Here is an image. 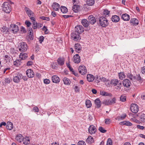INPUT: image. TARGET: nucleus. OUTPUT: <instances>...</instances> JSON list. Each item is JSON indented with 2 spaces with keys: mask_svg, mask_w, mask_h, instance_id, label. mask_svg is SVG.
Masks as SVG:
<instances>
[{
  "mask_svg": "<svg viewBox=\"0 0 145 145\" xmlns=\"http://www.w3.org/2000/svg\"><path fill=\"white\" fill-rule=\"evenodd\" d=\"M111 83L114 86H117L116 87H115V89L119 90L121 89V82L120 80L117 79H113L111 80Z\"/></svg>",
  "mask_w": 145,
  "mask_h": 145,
  "instance_id": "1",
  "label": "nucleus"
},
{
  "mask_svg": "<svg viewBox=\"0 0 145 145\" xmlns=\"http://www.w3.org/2000/svg\"><path fill=\"white\" fill-rule=\"evenodd\" d=\"M99 22L101 26L103 27H105L109 24L107 19L103 16L100 17L99 18Z\"/></svg>",
  "mask_w": 145,
  "mask_h": 145,
  "instance_id": "2",
  "label": "nucleus"
},
{
  "mask_svg": "<svg viewBox=\"0 0 145 145\" xmlns=\"http://www.w3.org/2000/svg\"><path fill=\"white\" fill-rule=\"evenodd\" d=\"M18 48L19 51L20 52H25L27 50V45L25 42H21L19 43Z\"/></svg>",
  "mask_w": 145,
  "mask_h": 145,
  "instance_id": "3",
  "label": "nucleus"
},
{
  "mask_svg": "<svg viewBox=\"0 0 145 145\" xmlns=\"http://www.w3.org/2000/svg\"><path fill=\"white\" fill-rule=\"evenodd\" d=\"M2 7L3 10L6 13H9L11 11L10 4L8 2L4 3Z\"/></svg>",
  "mask_w": 145,
  "mask_h": 145,
  "instance_id": "4",
  "label": "nucleus"
},
{
  "mask_svg": "<svg viewBox=\"0 0 145 145\" xmlns=\"http://www.w3.org/2000/svg\"><path fill=\"white\" fill-rule=\"evenodd\" d=\"M13 80V82L16 83H18L21 80L22 74L17 72L14 74Z\"/></svg>",
  "mask_w": 145,
  "mask_h": 145,
  "instance_id": "5",
  "label": "nucleus"
},
{
  "mask_svg": "<svg viewBox=\"0 0 145 145\" xmlns=\"http://www.w3.org/2000/svg\"><path fill=\"white\" fill-rule=\"evenodd\" d=\"M9 30L14 33H16L19 30L18 26L14 24H11L9 27Z\"/></svg>",
  "mask_w": 145,
  "mask_h": 145,
  "instance_id": "6",
  "label": "nucleus"
},
{
  "mask_svg": "<svg viewBox=\"0 0 145 145\" xmlns=\"http://www.w3.org/2000/svg\"><path fill=\"white\" fill-rule=\"evenodd\" d=\"M71 38L74 41H77L81 39L79 36V34L75 31L71 33Z\"/></svg>",
  "mask_w": 145,
  "mask_h": 145,
  "instance_id": "7",
  "label": "nucleus"
},
{
  "mask_svg": "<svg viewBox=\"0 0 145 145\" xmlns=\"http://www.w3.org/2000/svg\"><path fill=\"white\" fill-rule=\"evenodd\" d=\"M130 109L132 112L136 113L138 111L139 108L137 105L133 104L130 106Z\"/></svg>",
  "mask_w": 145,
  "mask_h": 145,
  "instance_id": "8",
  "label": "nucleus"
},
{
  "mask_svg": "<svg viewBox=\"0 0 145 145\" xmlns=\"http://www.w3.org/2000/svg\"><path fill=\"white\" fill-rule=\"evenodd\" d=\"M79 72L82 75H84L87 72V70L85 66H80L78 69Z\"/></svg>",
  "mask_w": 145,
  "mask_h": 145,
  "instance_id": "9",
  "label": "nucleus"
},
{
  "mask_svg": "<svg viewBox=\"0 0 145 145\" xmlns=\"http://www.w3.org/2000/svg\"><path fill=\"white\" fill-rule=\"evenodd\" d=\"M75 31L79 34L84 31V28L81 25H77L75 27Z\"/></svg>",
  "mask_w": 145,
  "mask_h": 145,
  "instance_id": "10",
  "label": "nucleus"
},
{
  "mask_svg": "<svg viewBox=\"0 0 145 145\" xmlns=\"http://www.w3.org/2000/svg\"><path fill=\"white\" fill-rule=\"evenodd\" d=\"M26 74L27 76L29 78H32L35 75L33 71L31 69H29L27 70Z\"/></svg>",
  "mask_w": 145,
  "mask_h": 145,
  "instance_id": "11",
  "label": "nucleus"
},
{
  "mask_svg": "<svg viewBox=\"0 0 145 145\" xmlns=\"http://www.w3.org/2000/svg\"><path fill=\"white\" fill-rule=\"evenodd\" d=\"M96 130L95 127L93 125H90L88 129L89 132L91 135L95 133Z\"/></svg>",
  "mask_w": 145,
  "mask_h": 145,
  "instance_id": "12",
  "label": "nucleus"
},
{
  "mask_svg": "<svg viewBox=\"0 0 145 145\" xmlns=\"http://www.w3.org/2000/svg\"><path fill=\"white\" fill-rule=\"evenodd\" d=\"M123 84L124 87L129 88L131 86V83L129 79H126L123 81Z\"/></svg>",
  "mask_w": 145,
  "mask_h": 145,
  "instance_id": "13",
  "label": "nucleus"
},
{
  "mask_svg": "<svg viewBox=\"0 0 145 145\" xmlns=\"http://www.w3.org/2000/svg\"><path fill=\"white\" fill-rule=\"evenodd\" d=\"M73 60L74 63H78L80 62V57L78 54H76L73 57Z\"/></svg>",
  "mask_w": 145,
  "mask_h": 145,
  "instance_id": "14",
  "label": "nucleus"
},
{
  "mask_svg": "<svg viewBox=\"0 0 145 145\" xmlns=\"http://www.w3.org/2000/svg\"><path fill=\"white\" fill-rule=\"evenodd\" d=\"M89 23L92 24H94L96 22L95 18L92 15H90L88 17Z\"/></svg>",
  "mask_w": 145,
  "mask_h": 145,
  "instance_id": "15",
  "label": "nucleus"
},
{
  "mask_svg": "<svg viewBox=\"0 0 145 145\" xmlns=\"http://www.w3.org/2000/svg\"><path fill=\"white\" fill-rule=\"evenodd\" d=\"M60 6L59 4L56 2H54L52 5V7L54 10L58 11L59 9Z\"/></svg>",
  "mask_w": 145,
  "mask_h": 145,
  "instance_id": "16",
  "label": "nucleus"
},
{
  "mask_svg": "<svg viewBox=\"0 0 145 145\" xmlns=\"http://www.w3.org/2000/svg\"><path fill=\"white\" fill-rule=\"evenodd\" d=\"M25 10L29 17L31 16H33L34 13L29 8L25 7Z\"/></svg>",
  "mask_w": 145,
  "mask_h": 145,
  "instance_id": "17",
  "label": "nucleus"
},
{
  "mask_svg": "<svg viewBox=\"0 0 145 145\" xmlns=\"http://www.w3.org/2000/svg\"><path fill=\"white\" fill-rule=\"evenodd\" d=\"M121 18L124 21H128L130 19V17L129 14L125 13L122 15Z\"/></svg>",
  "mask_w": 145,
  "mask_h": 145,
  "instance_id": "18",
  "label": "nucleus"
},
{
  "mask_svg": "<svg viewBox=\"0 0 145 145\" xmlns=\"http://www.w3.org/2000/svg\"><path fill=\"white\" fill-rule=\"evenodd\" d=\"M81 22L82 25L85 27H88L89 24V22L86 19L82 20Z\"/></svg>",
  "mask_w": 145,
  "mask_h": 145,
  "instance_id": "19",
  "label": "nucleus"
},
{
  "mask_svg": "<svg viewBox=\"0 0 145 145\" xmlns=\"http://www.w3.org/2000/svg\"><path fill=\"white\" fill-rule=\"evenodd\" d=\"M52 80L53 82L57 83L59 82V77L56 75H54L52 77Z\"/></svg>",
  "mask_w": 145,
  "mask_h": 145,
  "instance_id": "20",
  "label": "nucleus"
},
{
  "mask_svg": "<svg viewBox=\"0 0 145 145\" xmlns=\"http://www.w3.org/2000/svg\"><path fill=\"white\" fill-rule=\"evenodd\" d=\"M23 137L21 134L17 135L15 138L16 140L19 142H21L23 140Z\"/></svg>",
  "mask_w": 145,
  "mask_h": 145,
  "instance_id": "21",
  "label": "nucleus"
},
{
  "mask_svg": "<svg viewBox=\"0 0 145 145\" xmlns=\"http://www.w3.org/2000/svg\"><path fill=\"white\" fill-rule=\"evenodd\" d=\"M130 22L133 24V25H137L138 24V21L135 18H132L130 21Z\"/></svg>",
  "mask_w": 145,
  "mask_h": 145,
  "instance_id": "22",
  "label": "nucleus"
},
{
  "mask_svg": "<svg viewBox=\"0 0 145 145\" xmlns=\"http://www.w3.org/2000/svg\"><path fill=\"white\" fill-rule=\"evenodd\" d=\"M112 20L113 22H117L120 20V18L119 16L117 15H114L112 17Z\"/></svg>",
  "mask_w": 145,
  "mask_h": 145,
  "instance_id": "23",
  "label": "nucleus"
},
{
  "mask_svg": "<svg viewBox=\"0 0 145 145\" xmlns=\"http://www.w3.org/2000/svg\"><path fill=\"white\" fill-rule=\"evenodd\" d=\"M86 142L89 144H91L94 142V140L91 136H89L86 140Z\"/></svg>",
  "mask_w": 145,
  "mask_h": 145,
  "instance_id": "24",
  "label": "nucleus"
},
{
  "mask_svg": "<svg viewBox=\"0 0 145 145\" xmlns=\"http://www.w3.org/2000/svg\"><path fill=\"white\" fill-rule=\"evenodd\" d=\"M140 118L141 121L143 122H145V114L143 113H140L138 114V116Z\"/></svg>",
  "mask_w": 145,
  "mask_h": 145,
  "instance_id": "25",
  "label": "nucleus"
},
{
  "mask_svg": "<svg viewBox=\"0 0 145 145\" xmlns=\"http://www.w3.org/2000/svg\"><path fill=\"white\" fill-rule=\"evenodd\" d=\"M6 127L7 129L11 130L13 128V124L12 123L10 122L7 123L6 125Z\"/></svg>",
  "mask_w": 145,
  "mask_h": 145,
  "instance_id": "26",
  "label": "nucleus"
},
{
  "mask_svg": "<svg viewBox=\"0 0 145 145\" xmlns=\"http://www.w3.org/2000/svg\"><path fill=\"white\" fill-rule=\"evenodd\" d=\"M27 57V54L26 53H21L19 55V57L21 58L22 60L25 59Z\"/></svg>",
  "mask_w": 145,
  "mask_h": 145,
  "instance_id": "27",
  "label": "nucleus"
},
{
  "mask_svg": "<svg viewBox=\"0 0 145 145\" xmlns=\"http://www.w3.org/2000/svg\"><path fill=\"white\" fill-rule=\"evenodd\" d=\"M88 81L89 82H91L94 80V77L93 75L91 74H88L87 76Z\"/></svg>",
  "mask_w": 145,
  "mask_h": 145,
  "instance_id": "28",
  "label": "nucleus"
},
{
  "mask_svg": "<svg viewBox=\"0 0 145 145\" xmlns=\"http://www.w3.org/2000/svg\"><path fill=\"white\" fill-rule=\"evenodd\" d=\"M95 103L97 106V108H99L101 105V102L100 99L99 98L96 99L95 101Z\"/></svg>",
  "mask_w": 145,
  "mask_h": 145,
  "instance_id": "29",
  "label": "nucleus"
},
{
  "mask_svg": "<svg viewBox=\"0 0 145 145\" xmlns=\"http://www.w3.org/2000/svg\"><path fill=\"white\" fill-rule=\"evenodd\" d=\"M58 64L60 65H63L64 63V59L61 57L59 58L57 60Z\"/></svg>",
  "mask_w": 145,
  "mask_h": 145,
  "instance_id": "30",
  "label": "nucleus"
},
{
  "mask_svg": "<svg viewBox=\"0 0 145 145\" xmlns=\"http://www.w3.org/2000/svg\"><path fill=\"white\" fill-rule=\"evenodd\" d=\"M100 94L101 95L105 96H109L111 97L112 96V94L108 93L104 91H100Z\"/></svg>",
  "mask_w": 145,
  "mask_h": 145,
  "instance_id": "31",
  "label": "nucleus"
},
{
  "mask_svg": "<svg viewBox=\"0 0 145 145\" xmlns=\"http://www.w3.org/2000/svg\"><path fill=\"white\" fill-rule=\"evenodd\" d=\"M80 9V7L78 5H76L75 4L72 7V10L75 12H77Z\"/></svg>",
  "mask_w": 145,
  "mask_h": 145,
  "instance_id": "32",
  "label": "nucleus"
},
{
  "mask_svg": "<svg viewBox=\"0 0 145 145\" xmlns=\"http://www.w3.org/2000/svg\"><path fill=\"white\" fill-rule=\"evenodd\" d=\"M64 84L65 85H69L70 84L71 81L66 77H64L63 79Z\"/></svg>",
  "mask_w": 145,
  "mask_h": 145,
  "instance_id": "33",
  "label": "nucleus"
},
{
  "mask_svg": "<svg viewBox=\"0 0 145 145\" xmlns=\"http://www.w3.org/2000/svg\"><path fill=\"white\" fill-rule=\"evenodd\" d=\"M74 48L77 51H80L81 50V47L80 44L78 43H77L76 44L74 45Z\"/></svg>",
  "mask_w": 145,
  "mask_h": 145,
  "instance_id": "34",
  "label": "nucleus"
},
{
  "mask_svg": "<svg viewBox=\"0 0 145 145\" xmlns=\"http://www.w3.org/2000/svg\"><path fill=\"white\" fill-rule=\"evenodd\" d=\"M0 31L3 33H7L8 32V29L6 26H3L1 28Z\"/></svg>",
  "mask_w": 145,
  "mask_h": 145,
  "instance_id": "35",
  "label": "nucleus"
},
{
  "mask_svg": "<svg viewBox=\"0 0 145 145\" xmlns=\"http://www.w3.org/2000/svg\"><path fill=\"white\" fill-rule=\"evenodd\" d=\"M127 77L131 80H135L136 79V77L130 73H128L127 75Z\"/></svg>",
  "mask_w": 145,
  "mask_h": 145,
  "instance_id": "36",
  "label": "nucleus"
},
{
  "mask_svg": "<svg viewBox=\"0 0 145 145\" xmlns=\"http://www.w3.org/2000/svg\"><path fill=\"white\" fill-rule=\"evenodd\" d=\"M60 10L63 13H65L68 12V9L67 7L64 6H61Z\"/></svg>",
  "mask_w": 145,
  "mask_h": 145,
  "instance_id": "37",
  "label": "nucleus"
},
{
  "mask_svg": "<svg viewBox=\"0 0 145 145\" xmlns=\"http://www.w3.org/2000/svg\"><path fill=\"white\" fill-rule=\"evenodd\" d=\"M5 60L6 63H8L10 62V61L11 60V57L9 56L8 55H6L5 56Z\"/></svg>",
  "mask_w": 145,
  "mask_h": 145,
  "instance_id": "38",
  "label": "nucleus"
},
{
  "mask_svg": "<svg viewBox=\"0 0 145 145\" xmlns=\"http://www.w3.org/2000/svg\"><path fill=\"white\" fill-rule=\"evenodd\" d=\"M23 144L25 145L28 144L30 143V140L27 137L25 138H23Z\"/></svg>",
  "mask_w": 145,
  "mask_h": 145,
  "instance_id": "39",
  "label": "nucleus"
},
{
  "mask_svg": "<svg viewBox=\"0 0 145 145\" xmlns=\"http://www.w3.org/2000/svg\"><path fill=\"white\" fill-rule=\"evenodd\" d=\"M118 76L120 79L122 80L125 78V76L123 72H121L118 73Z\"/></svg>",
  "mask_w": 145,
  "mask_h": 145,
  "instance_id": "40",
  "label": "nucleus"
},
{
  "mask_svg": "<svg viewBox=\"0 0 145 145\" xmlns=\"http://www.w3.org/2000/svg\"><path fill=\"white\" fill-rule=\"evenodd\" d=\"M87 4L89 6L93 5L95 3L94 0H87Z\"/></svg>",
  "mask_w": 145,
  "mask_h": 145,
  "instance_id": "41",
  "label": "nucleus"
},
{
  "mask_svg": "<svg viewBox=\"0 0 145 145\" xmlns=\"http://www.w3.org/2000/svg\"><path fill=\"white\" fill-rule=\"evenodd\" d=\"M86 105L87 108H90L91 106V101L89 100H87L86 101Z\"/></svg>",
  "mask_w": 145,
  "mask_h": 145,
  "instance_id": "42",
  "label": "nucleus"
},
{
  "mask_svg": "<svg viewBox=\"0 0 145 145\" xmlns=\"http://www.w3.org/2000/svg\"><path fill=\"white\" fill-rule=\"evenodd\" d=\"M32 27L33 29H36L38 28V24L37 22H32Z\"/></svg>",
  "mask_w": 145,
  "mask_h": 145,
  "instance_id": "43",
  "label": "nucleus"
},
{
  "mask_svg": "<svg viewBox=\"0 0 145 145\" xmlns=\"http://www.w3.org/2000/svg\"><path fill=\"white\" fill-rule=\"evenodd\" d=\"M21 60L17 59L16 61L14 62V65L16 66H18L20 65V62Z\"/></svg>",
  "mask_w": 145,
  "mask_h": 145,
  "instance_id": "44",
  "label": "nucleus"
},
{
  "mask_svg": "<svg viewBox=\"0 0 145 145\" xmlns=\"http://www.w3.org/2000/svg\"><path fill=\"white\" fill-rule=\"evenodd\" d=\"M116 99L115 98H113L112 99L109 100V105H111L116 103Z\"/></svg>",
  "mask_w": 145,
  "mask_h": 145,
  "instance_id": "45",
  "label": "nucleus"
},
{
  "mask_svg": "<svg viewBox=\"0 0 145 145\" xmlns=\"http://www.w3.org/2000/svg\"><path fill=\"white\" fill-rule=\"evenodd\" d=\"M98 129L99 131L102 133H105L106 132V130L104 129V128L101 126L99 127Z\"/></svg>",
  "mask_w": 145,
  "mask_h": 145,
  "instance_id": "46",
  "label": "nucleus"
},
{
  "mask_svg": "<svg viewBox=\"0 0 145 145\" xmlns=\"http://www.w3.org/2000/svg\"><path fill=\"white\" fill-rule=\"evenodd\" d=\"M102 103L106 105H109V100L106 99L104 100L103 102Z\"/></svg>",
  "mask_w": 145,
  "mask_h": 145,
  "instance_id": "47",
  "label": "nucleus"
},
{
  "mask_svg": "<svg viewBox=\"0 0 145 145\" xmlns=\"http://www.w3.org/2000/svg\"><path fill=\"white\" fill-rule=\"evenodd\" d=\"M25 24L26 25L27 27H29L30 26L31 24V23L30 22V21L27 20L25 21Z\"/></svg>",
  "mask_w": 145,
  "mask_h": 145,
  "instance_id": "48",
  "label": "nucleus"
},
{
  "mask_svg": "<svg viewBox=\"0 0 145 145\" xmlns=\"http://www.w3.org/2000/svg\"><path fill=\"white\" fill-rule=\"evenodd\" d=\"M126 97L124 95H121L120 96V99L121 101L122 102H124L126 101Z\"/></svg>",
  "mask_w": 145,
  "mask_h": 145,
  "instance_id": "49",
  "label": "nucleus"
},
{
  "mask_svg": "<svg viewBox=\"0 0 145 145\" xmlns=\"http://www.w3.org/2000/svg\"><path fill=\"white\" fill-rule=\"evenodd\" d=\"M106 145H112V141L110 138H108V139Z\"/></svg>",
  "mask_w": 145,
  "mask_h": 145,
  "instance_id": "50",
  "label": "nucleus"
},
{
  "mask_svg": "<svg viewBox=\"0 0 145 145\" xmlns=\"http://www.w3.org/2000/svg\"><path fill=\"white\" fill-rule=\"evenodd\" d=\"M111 122V121L109 119H105V123L106 124H110Z\"/></svg>",
  "mask_w": 145,
  "mask_h": 145,
  "instance_id": "51",
  "label": "nucleus"
},
{
  "mask_svg": "<svg viewBox=\"0 0 145 145\" xmlns=\"http://www.w3.org/2000/svg\"><path fill=\"white\" fill-rule=\"evenodd\" d=\"M78 145H86V144L84 141L80 140L78 142Z\"/></svg>",
  "mask_w": 145,
  "mask_h": 145,
  "instance_id": "52",
  "label": "nucleus"
},
{
  "mask_svg": "<svg viewBox=\"0 0 145 145\" xmlns=\"http://www.w3.org/2000/svg\"><path fill=\"white\" fill-rule=\"evenodd\" d=\"M40 18L44 20H46L47 21H49L50 20L49 18L48 17H46L43 16H40Z\"/></svg>",
  "mask_w": 145,
  "mask_h": 145,
  "instance_id": "53",
  "label": "nucleus"
},
{
  "mask_svg": "<svg viewBox=\"0 0 145 145\" xmlns=\"http://www.w3.org/2000/svg\"><path fill=\"white\" fill-rule=\"evenodd\" d=\"M99 80L103 82H105L107 81H108L107 80L106 78L103 77H100Z\"/></svg>",
  "mask_w": 145,
  "mask_h": 145,
  "instance_id": "54",
  "label": "nucleus"
},
{
  "mask_svg": "<svg viewBox=\"0 0 145 145\" xmlns=\"http://www.w3.org/2000/svg\"><path fill=\"white\" fill-rule=\"evenodd\" d=\"M137 80L139 82L142 81V78L140 76V74H138L137 75Z\"/></svg>",
  "mask_w": 145,
  "mask_h": 145,
  "instance_id": "55",
  "label": "nucleus"
},
{
  "mask_svg": "<svg viewBox=\"0 0 145 145\" xmlns=\"http://www.w3.org/2000/svg\"><path fill=\"white\" fill-rule=\"evenodd\" d=\"M32 110L34 111L35 112H38L39 111V108L37 106H35L33 107Z\"/></svg>",
  "mask_w": 145,
  "mask_h": 145,
  "instance_id": "56",
  "label": "nucleus"
},
{
  "mask_svg": "<svg viewBox=\"0 0 145 145\" xmlns=\"http://www.w3.org/2000/svg\"><path fill=\"white\" fill-rule=\"evenodd\" d=\"M132 125V123L129 121H125V125L127 126H131Z\"/></svg>",
  "mask_w": 145,
  "mask_h": 145,
  "instance_id": "57",
  "label": "nucleus"
},
{
  "mask_svg": "<svg viewBox=\"0 0 145 145\" xmlns=\"http://www.w3.org/2000/svg\"><path fill=\"white\" fill-rule=\"evenodd\" d=\"M44 37L43 36H40L39 38V41L40 43H41L44 40Z\"/></svg>",
  "mask_w": 145,
  "mask_h": 145,
  "instance_id": "58",
  "label": "nucleus"
},
{
  "mask_svg": "<svg viewBox=\"0 0 145 145\" xmlns=\"http://www.w3.org/2000/svg\"><path fill=\"white\" fill-rule=\"evenodd\" d=\"M28 31H29V35H33V31L32 29V28H29V29H28Z\"/></svg>",
  "mask_w": 145,
  "mask_h": 145,
  "instance_id": "59",
  "label": "nucleus"
},
{
  "mask_svg": "<svg viewBox=\"0 0 145 145\" xmlns=\"http://www.w3.org/2000/svg\"><path fill=\"white\" fill-rule=\"evenodd\" d=\"M44 82L45 84H48L50 83V81L49 79H46L44 80Z\"/></svg>",
  "mask_w": 145,
  "mask_h": 145,
  "instance_id": "60",
  "label": "nucleus"
},
{
  "mask_svg": "<svg viewBox=\"0 0 145 145\" xmlns=\"http://www.w3.org/2000/svg\"><path fill=\"white\" fill-rule=\"evenodd\" d=\"M21 31L24 33H25L26 32V30L25 27H22L21 28Z\"/></svg>",
  "mask_w": 145,
  "mask_h": 145,
  "instance_id": "61",
  "label": "nucleus"
},
{
  "mask_svg": "<svg viewBox=\"0 0 145 145\" xmlns=\"http://www.w3.org/2000/svg\"><path fill=\"white\" fill-rule=\"evenodd\" d=\"M110 12L107 10H105L104 11L103 14L105 15H108L109 13Z\"/></svg>",
  "mask_w": 145,
  "mask_h": 145,
  "instance_id": "62",
  "label": "nucleus"
},
{
  "mask_svg": "<svg viewBox=\"0 0 145 145\" xmlns=\"http://www.w3.org/2000/svg\"><path fill=\"white\" fill-rule=\"evenodd\" d=\"M137 127L138 129L142 130L144 128V126H141L139 125H137Z\"/></svg>",
  "mask_w": 145,
  "mask_h": 145,
  "instance_id": "63",
  "label": "nucleus"
},
{
  "mask_svg": "<svg viewBox=\"0 0 145 145\" xmlns=\"http://www.w3.org/2000/svg\"><path fill=\"white\" fill-rule=\"evenodd\" d=\"M5 82L7 83H9L10 82V79L9 78H7L5 79Z\"/></svg>",
  "mask_w": 145,
  "mask_h": 145,
  "instance_id": "64",
  "label": "nucleus"
}]
</instances>
